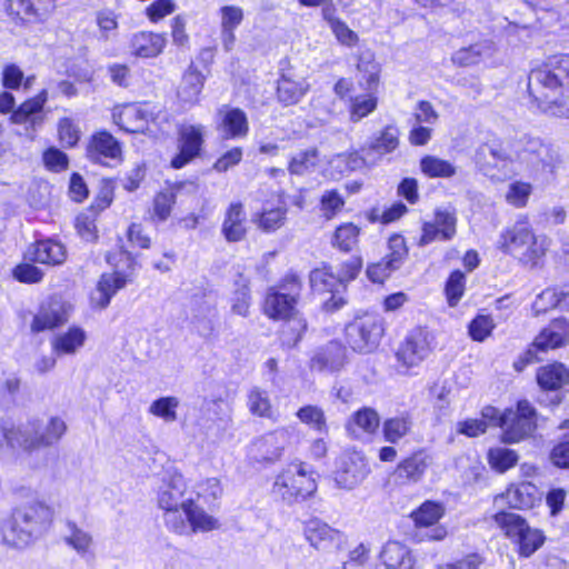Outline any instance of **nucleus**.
<instances>
[{"label":"nucleus","instance_id":"obj_1","mask_svg":"<svg viewBox=\"0 0 569 569\" xmlns=\"http://www.w3.org/2000/svg\"><path fill=\"white\" fill-rule=\"evenodd\" d=\"M528 91L539 109L569 118V54L549 57L528 76Z\"/></svg>","mask_w":569,"mask_h":569},{"label":"nucleus","instance_id":"obj_2","mask_svg":"<svg viewBox=\"0 0 569 569\" xmlns=\"http://www.w3.org/2000/svg\"><path fill=\"white\" fill-rule=\"evenodd\" d=\"M52 519V509L43 502L18 507L0 522V543L10 549H24L48 532Z\"/></svg>","mask_w":569,"mask_h":569},{"label":"nucleus","instance_id":"obj_3","mask_svg":"<svg viewBox=\"0 0 569 569\" xmlns=\"http://www.w3.org/2000/svg\"><path fill=\"white\" fill-rule=\"evenodd\" d=\"M66 431V422L59 417H52L46 423L38 419H31L18 426L3 425L1 427L2 439L7 447L27 453L56 445Z\"/></svg>","mask_w":569,"mask_h":569},{"label":"nucleus","instance_id":"obj_4","mask_svg":"<svg viewBox=\"0 0 569 569\" xmlns=\"http://www.w3.org/2000/svg\"><path fill=\"white\" fill-rule=\"evenodd\" d=\"M499 248L530 268L537 267L546 253L545 239L539 240L523 221L516 222L500 234Z\"/></svg>","mask_w":569,"mask_h":569},{"label":"nucleus","instance_id":"obj_5","mask_svg":"<svg viewBox=\"0 0 569 569\" xmlns=\"http://www.w3.org/2000/svg\"><path fill=\"white\" fill-rule=\"evenodd\" d=\"M317 490L313 472L302 462L288 465L277 477L272 486L274 497L287 505L302 501Z\"/></svg>","mask_w":569,"mask_h":569},{"label":"nucleus","instance_id":"obj_6","mask_svg":"<svg viewBox=\"0 0 569 569\" xmlns=\"http://www.w3.org/2000/svg\"><path fill=\"white\" fill-rule=\"evenodd\" d=\"M302 281L296 273L286 274L280 283L268 289L263 310L264 313L273 320L290 318L296 311V306L300 299Z\"/></svg>","mask_w":569,"mask_h":569},{"label":"nucleus","instance_id":"obj_7","mask_svg":"<svg viewBox=\"0 0 569 569\" xmlns=\"http://www.w3.org/2000/svg\"><path fill=\"white\" fill-rule=\"evenodd\" d=\"M501 439L506 443L519 442L532 435L537 427L536 409L527 400H520L517 408L506 410L500 419Z\"/></svg>","mask_w":569,"mask_h":569},{"label":"nucleus","instance_id":"obj_8","mask_svg":"<svg viewBox=\"0 0 569 569\" xmlns=\"http://www.w3.org/2000/svg\"><path fill=\"white\" fill-rule=\"evenodd\" d=\"M383 335L382 320L376 315L356 318L345 328L346 341L349 347L360 353L373 351Z\"/></svg>","mask_w":569,"mask_h":569},{"label":"nucleus","instance_id":"obj_9","mask_svg":"<svg viewBox=\"0 0 569 569\" xmlns=\"http://www.w3.org/2000/svg\"><path fill=\"white\" fill-rule=\"evenodd\" d=\"M517 157L519 161L532 169L550 172L563 162V156L559 148L545 143L538 138H528L518 150Z\"/></svg>","mask_w":569,"mask_h":569},{"label":"nucleus","instance_id":"obj_10","mask_svg":"<svg viewBox=\"0 0 569 569\" xmlns=\"http://www.w3.org/2000/svg\"><path fill=\"white\" fill-rule=\"evenodd\" d=\"M86 157L94 164L117 167L123 160L121 142L109 131L99 130L89 138Z\"/></svg>","mask_w":569,"mask_h":569},{"label":"nucleus","instance_id":"obj_11","mask_svg":"<svg viewBox=\"0 0 569 569\" xmlns=\"http://www.w3.org/2000/svg\"><path fill=\"white\" fill-rule=\"evenodd\" d=\"M432 336L426 328H415L399 345L396 358L399 366L410 369L419 366L431 350Z\"/></svg>","mask_w":569,"mask_h":569},{"label":"nucleus","instance_id":"obj_12","mask_svg":"<svg viewBox=\"0 0 569 569\" xmlns=\"http://www.w3.org/2000/svg\"><path fill=\"white\" fill-rule=\"evenodd\" d=\"M369 472L370 468L363 456L351 452L339 458L333 479L339 488L351 490L359 486Z\"/></svg>","mask_w":569,"mask_h":569},{"label":"nucleus","instance_id":"obj_13","mask_svg":"<svg viewBox=\"0 0 569 569\" xmlns=\"http://www.w3.org/2000/svg\"><path fill=\"white\" fill-rule=\"evenodd\" d=\"M310 284L317 292L331 293L330 298L325 301L327 311H336L346 303L345 299L338 296L340 289L345 290L346 287L339 274L335 273L330 266L312 270L310 272Z\"/></svg>","mask_w":569,"mask_h":569},{"label":"nucleus","instance_id":"obj_14","mask_svg":"<svg viewBox=\"0 0 569 569\" xmlns=\"http://www.w3.org/2000/svg\"><path fill=\"white\" fill-rule=\"evenodd\" d=\"M70 311V303L60 297H50L40 306L38 313L33 317L31 330L33 332H41L62 326L68 321Z\"/></svg>","mask_w":569,"mask_h":569},{"label":"nucleus","instance_id":"obj_15","mask_svg":"<svg viewBox=\"0 0 569 569\" xmlns=\"http://www.w3.org/2000/svg\"><path fill=\"white\" fill-rule=\"evenodd\" d=\"M203 143L202 126H182L179 129L178 148L179 152L172 158L171 167L181 169L192 159L199 156Z\"/></svg>","mask_w":569,"mask_h":569},{"label":"nucleus","instance_id":"obj_16","mask_svg":"<svg viewBox=\"0 0 569 569\" xmlns=\"http://www.w3.org/2000/svg\"><path fill=\"white\" fill-rule=\"evenodd\" d=\"M187 490V483L183 476L176 470H167L162 478V485L158 491V505L162 510H170L181 507L187 499H183Z\"/></svg>","mask_w":569,"mask_h":569},{"label":"nucleus","instance_id":"obj_17","mask_svg":"<svg viewBox=\"0 0 569 569\" xmlns=\"http://www.w3.org/2000/svg\"><path fill=\"white\" fill-rule=\"evenodd\" d=\"M218 130L223 139H242L249 133V121L246 112L236 107L222 106L218 110Z\"/></svg>","mask_w":569,"mask_h":569},{"label":"nucleus","instance_id":"obj_18","mask_svg":"<svg viewBox=\"0 0 569 569\" xmlns=\"http://www.w3.org/2000/svg\"><path fill=\"white\" fill-rule=\"evenodd\" d=\"M537 381L542 390L557 392L551 402L558 405L561 401L559 392L569 390V370L558 362L541 367L537 372Z\"/></svg>","mask_w":569,"mask_h":569},{"label":"nucleus","instance_id":"obj_19","mask_svg":"<svg viewBox=\"0 0 569 569\" xmlns=\"http://www.w3.org/2000/svg\"><path fill=\"white\" fill-rule=\"evenodd\" d=\"M306 539L317 549L327 550L332 547L340 548L343 542V535L322 522L319 519H311L305 526Z\"/></svg>","mask_w":569,"mask_h":569},{"label":"nucleus","instance_id":"obj_20","mask_svg":"<svg viewBox=\"0 0 569 569\" xmlns=\"http://www.w3.org/2000/svg\"><path fill=\"white\" fill-rule=\"evenodd\" d=\"M48 100L47 90H42L37 97L24 101L17 110L12 112L11 119L14 123L26 124V129L33 131L43 123L42 109Z\"/></svg>","mask_w":569,"mask_h":569},{"label":"nucleus","instance_id":"obj_21","mask_svg":"<svg viewBox=\"0 0 569 569\" xmlns=\"http://www.w3.org/2000/svg\"><path fill=\"white\" fill-rule=\"evenodd\" d=\"M290 436L291 432L287 428L277 429L262 436L254 443L260 453V459L267 462H274L280 459L284 448L289 445Z\"/></svg>","mask_w":569,"mask_h":569},{"label":"nucleus","instance_id":"obj_22","mask_svg":"<svg viewBox=\"0 0 569 569\" xmlns=\"http://www.w3.org/2000/svg\"><path fill=\"white\" fill-rule=\"evenodd\" d=\"M569 342V322L559 318L553 320L536 337L532 347L540 351L556 349Z\"/></svg>","mask_w":569,"mask_h":569},{"label":"nucleus","instance_id":"obj_23","mask_svg":"<svg viewBox=\"0 0 569 569\" xmlns=\"http://www.w3.org/2000/svg\"><path fill=\"white\" fill-rule=\"evenodd\" d=\"M345 358V347L337 341H330L311 358L310 369L316 371H337L343 366Z\"/></svg>","mask_w":569,"mask_h":569},{"label":"nucleus","instance_id":"obj_24","mask_svg":"<svg viewBox=\"0 0 569 569\" xmlns=\"http://www.w3.org/2000/svg\"><path fill=\"white\" fill-rule=\"evenodd\" d=\"M246 221L243 204L232 202L226 211L221 227V233L228 242H238L244 238L247 233Z\"/></svg>","mask_w":569,"mask_h":569},{"label":"nucleus","instance_id":"obj_25","mask_svg":"<svg viewBox=\"0 0 569 569\" xmlns=\"http://www.w3.org/2000/svg\"><path fill=\"white\" fill-rule=\"evenodd\" d=\"M166 42L162 34L141 31L132 36L130 48L137 57L154 58L163 51Z\"/></svg>","mask_w":569,"mask_h":569},{"label":"nucleus","instance_id":"obj_26","mask_svg":"<svg viewBox=\"0 0 569 569\" xmlns=\"http://www.w3.org/2000/svg\"><path fill=\"white\" fill-rule=\"evenodd\" d=\"M193 312V322L198 333L206 339L212 338L216 333L218 321L216 303L210 300L202 299L197 302Z\"/></svg>","mask_w":569,"mask_h":569},{"label":"nucleus","instance_id":"obj_27","mask_svg":"<svg viewBox=\"0 0 569 569\" xmlns=\"http://www.w3.org/2000/svg\"><path fill=\"white\" fill-rule=\"evenodd\" d=\"M86 339V331L80 327L73 326L66 332L56 335L51 340V348L58 357L74 355L83 347Z\"/></svg>","mask_w":569,"mask_h":569},{"label":"nucleus","instance_id":"obj_28","mask_svg":"<svg viewBox=\"0 0 569 569\" xmlns=\"http://www.w3.org/2000/svg\"><path fill=\"white\" fill-rule=\"evenodd\" d=\"M148 113L137 104H127L112 112L113 122L127 132L142 131Z\"/></svg>","mask_w":569,"mask_h":569},{"label":"nucleus","instance_id":"obj_29","mask_svg":"<svg viewBox=\"0 0 569 569\" xmlns=\"http://www.w3.org/2000/svg\"><path fill=\"white\" fill-rule=\"evenodd\" d=\"M204 80L206 77L191 63L183 73L178 87V98L184 103H197L199 101V96L202 91Z\"/></svg>","mask_w":569,"mask_h":569},{"label":"nucleus","instance_id":"obj_30","mask_svg":"<svg viewBox=\"0 0 569 569\" xmlns=\"http://www.w3.org/2000/svg\"><path fill=\"white\" fill-rule=\"evenodd\" d=\"M30 259L46 264H60L66 260L67 252L62 243L52 239L37 241L29 251Z\"/></svg>","mask_w":569,"mask_h":569},{"label":"nucleus","instance_id":"obj_31","mask_svg":"<svg viewBox=\"0 0 569 569\" xmlns=\"http://www.w3.org/2000/svg\"><path fill=\"white\" fill-rule=\"evenodd\" d=\"M221 41L226 51H231L234 42V30L243 20V10L237 6H223L220 9Z\"/></svg>","mask_w":569,"mask_h":569},{"label":"nucleus","instance_id":"obj_32","mask_svg":"<svg viewBox=\"0 0 569 569\" xmlns=\"http://www.w3.org/2000/svg\"><path fill=\"white\" fill-rule=\"evenodd\" d=\"M428 466L429 457L423 451H417L397 466L395 475L403 482H417L422 478Z\"/></svg>","mask_w":569,"mask_h":569},{"label":"nucleus","instance_id":"obj_33","mask_svg":"<svg viewBox=\"0 0 569 569\" xmlns=\"http://www.w3.org/2000/svg\"><path fill=\"white\" fill-rule=\"evenodd\" d=\"M309 87L305 78L296 80L288 74H282L278 80L277 98L284 106H293L308 92Z\"/></svg>","mask_w":569,"mask_h":569},{"label":"nucleus","instance_id":"obj_34","mask_svg":"<svg viewBox=\"0 0 569 569\" xmlns=\"http://www.w3.org/2000/svg\"><path fill=\"white\" fill-rule=\"evenodd\" d=\"M509 159L510 156L499 143H483L477 149L475 156L477 166L486 174L490 169L505 167Z\"/></svg>","mask_w":569,"mask_h":569},{"label":"nucleus","instance_id":"obj_35","mask_svg":"<svg viewBox=\"0 0 569 569\" xmlns=\"http://www.w3.org/2000/svg\"><path fill=\"white\" fill-rule=\"evenodd\" d=\"M380 558L388 569H412L415 565L408 548L398 541H388L380 552Z\"/></svg>","mask_w":569,"mask_h":569},{"label":"nucleus","instance_id":"obj_36","mask_svg":"<svg viewBox=\"0 0 569 569\" xmlns=\"http://www.w3.org/2000/svg\"><path fill=\"white\" fill-rule=\"evenodd\" d=\"M129 274L114 270L112 273H103L98 282L97 303L100 308H106L110 303L111 298L118 290L122 289L128 282Z\"/></svg>","mask_w":569,"mask_h":569},{"label":"nucleus","instance_id":"obj_37","mask_svg":"<svg viewBox=\"0 0 569 569\" xmlns=\"http://www.w3.org/2000/svg\"><path fill=\"white\" fill-rule=\"evenodd\" d=\"M380 426V417L378 412L369 407L357 410L347 423V430L355 437H359L360 432L372 435Z\"/></svg>","mask_w":569,"mask_h":569},{"label":"nucleus","instance_id":"obj_38","mask_svg":"<svg viewBox=\"0 0 569 569\" xmlns=\"http://www.w3.org/2000/svg\"><path fill=\"white\" fill-rule=\"evenodd\" d=\"M493 51V42L485 40L456 51L452 56V62L460 67H470L477 64L483 57L492 56Z\"/></svg>","mask_w":569,"mask_h":569},{"label":"nucleus","instance_id":"obj_39","mask_svg":"<svg viewBox=\"0 0 569 569\" xmlns=\"http://www.w3.org/2000/svg\"><path fill=\"white\" fill-rule=\"evenodd\" d=\"M183 509L187 521L189 522V529L192 532H206L218 529V520L208 515L202 508L194 505L192 499H187L186 503L183 505Z\"/></svg>","mask_w":569,"mask_h":569},{"label":"nucleus","instance_id":"obj_40","mask_svg":"<svg viewBox=\"0 0 569 569\" xmlns=\"http://www.w3.org/2000/svg\"><path fill=\"white\" fill-rule=\"evenodd\" d=\"M66 528L67 531L63 537L64 542L83 558L91 553L93 545L92 536L78 527L73 521H67Z\"/></svg>","mask_w":569,"mask_h":569},{"label":"nucleus","instance_id":"obj_41","mask_svg":"<svg viewBox=\"0 0 569 569\" xmlns=\"http://www.w3.org/2000/svg\"><path fill=\"white\" fill-rule=\"evenodd\" d=\"M360 228L348 222L336 228L331 237V246L345 253L351 252L359 242Z\"/></svg>","mask_w":569,"mask_h":569},{"label":"nucleus","instance_id":"obj_42","mask_svg":"<svg viewBox=\"0 0 569 569\" xmlns=\"http://www.w3.org/2000/svg\"><path fill=\"white\" fill-rule=\"evenodd\" d=\"M420 170L428 178H451L457 172L451 162L430 154L420 159Z\"/></svg>","mask_w":569,"mask_h":569},{"label":"nucleus","instance_id":"obj_43","mask_svg":"<svg viewBox=\"0 0 569 569\" xmlns=\"http://www.w3.org/2000/svg\"><path fill=\"white\" fill-rule=\"evenodd\" d=\"M493 520L512 542L528 526L526 519L520 515L507 511L497 512L493 516Z\"/></svg>","mask_w":569,"mask_h":569},{"label":"nucleus","instance_id":"obj_44","mask_svg":"<svg viewBox=\"0 0 569 569\" xmlns=\"http://www.w3.org/2000/svg\"><path fill=\"white\" fill-rule=\"evenodd\" d=\"M319 151L317 148H309L298 151L291 157L289 172L296 176H303L315 170L319 163Z\"/></svg>","mask_w":569,"mask_h":569},{"label":"nucleus","instance_id":"obj_45","mask_svg":"<svg viewBox=\"0 0 569 569\" xmlns=\"http://www.w3.org/2000/svg\"><path fill=\"white\" fill-rule=\"evenodd\" d=\"M546 537L539 529L531 528L529 525L518 537L513 543L518 547L521 557L532 556L545 542Z\"/></svg>","mask_w":569,"mask_h":569},{"label":"nucleus","instance_id":"obj_46","mask_svg":"<svg viewBox=\"0 0 569 569\" xmlns=\"http://www.w3.org/2000/svg\"><path fill=\"white\" fill-rule=\"evenodd\" d=\"M536 488L530 483H521L508 488L506 492L507 503L513 509H528L535 503Z\"/></svg>","mask_w":569,"mask_h":569},{"label":"nucleus","instance_id":"obj_47","mask_svg":"<svg viewBox=\"0 0 569 569\" xmlns=\"http://www.w3.org/2000/svg\"><path fill=\"white\" fill-rule=\"evenodd\" d=\"M284 320L286 323L281 332V343L287 348H293L301 340L307 329V321L300 317L298 312Z\"/></svg>","mask_w":569,"mask_h":569},{"label":"nucleus","instance_id":"obj_48","mask_svg":"<svg viewBox=\"0 0 569 569\" xmlns=\"http://www.w3.org/2000/svg\"><path fill=\"white\" fill-rule=\"evenodd\" d=\"M408 258L406 240L401 234H392L388 240V252L382 258L393 271L399 270Z\"/></svg>","mask_w":569,"mask_h":569},{"label":"nucleus","instance_id":"obj_49","mask_svg":"<svg viewBox=\"0 0 569 569\" xmlns=\"http://www.w3.org/2000/svg\"><path fill=\"white\" fill-rule=\"evenodd\" d=\"M399 146V130L396 126H387L380 134L375 138L369 150L377 154H387L395 151Z\"/></svg>","mask_w":569,"mask_h":569},{"label":"nucleus","instance_id":"obj_50","mask_svg":"<svg viewBox=\"0 0 569 569\" xmlns=\"http://www.w3.org/2000/svg\"><path fill=\"white\" fill-rule=\"evenodd\" d=\"M442 505L433 501L423 502L416 511L412 518L417 527H431L443 516Z\"/></svg>","mask_w":569,"mask_h":569},{"label":"nucleus","instance_id":"obj_51","mask_svg":"<svg viewBox=\"0 0 569 569\" xmlns=\"http://www.w3.org/2000/svg\"><path fill=\"white\" fill-rule=\"evenodd\" d=\"M488 462L493 470L505 472L517 465L518 455L512 449L503 447L491 448L488 451Z\"/></svg>","mask_w":569,"mask_h":569},{"label":"nucleus","instance_id":"obj_52","mask_svg":"<svg viewBox=\"0 0 569 569\" xmlns=\"http://www.w3.org/2000/svg\"><path fill=\"white\" fill-rule=\"evenodd\" d=\"M248 400L247 405L249 408V411L259 417L270 418L272 410H271V402L269 395L266 390H262L259 387H252L248 392Z\"/></svg>","mask_w":569,"mask_h":569},{"label":"nucleus","instance_id":"obj_53","mask_svg":"<svg viewBox=\"0 0 569 569\" xmlns=\"http://www.w3.org/2000/svg\"><path fill=\"white\" fill-rule=\"evenodd\" d=\"M296 416L302 423L319 432H326L328 429L325 412L318 406H303L297 411Z\"/></svg>","mask_w":569,"mask_h":569},{"label":"nucleus","instance_id":"obj_54","mask_svg":"<svg viewBox=\"0 0 569 569\" xmlns=\"http://www.w3.org/2000/svg\"><path fill=\"white\" fill-rule=\"evenodd\" d=\"M411 429V421L406 417L387 419L382 426L385 440L391 443L398 442Z\"/></svg>","mask_w":569,"mask_h":569},{"label":"nucleus","instance_id":"obj_55","mask_svg":"<svg viewBox=\"0 0 569 569\" xmlns=\"http://www.w3.org/2000/svg\"><path fill=\"white\" fill-rule=\"evenodd\" d=\"M178 406V398L161 397L151 403L149 411L150 413L163 419L167 422H172L177 420L176 409Z\"/></svg>","mask_w":569,"mask_h":569},{"label":"nucleus","instance_id":"obj_56","mask_svg":"<svg viewBox=\"0 0 569 569\" xmlns=\"http://www.w3.org/2000/svg\"><path fill=\"white\" fill-rule=\"evenodd\" d=\"M176 192L172 189L160 191L153 199L154 216L160 221H166L176 203Z\"/></svg>","mask_w":569,"mask_h":569},{"label":"nucleus","instance_id":"obj_57","mask_svg":"<svg viewBox=\"0 0 569 569\" xmlns=\"http://www.w3.org/2000/svg\"><path fill=\"white\" fill-rule=\"evenodd\" d=\"M238 288L234 290L233 296L231 298V311L234 315L241 317L249 316L250 308V289L247 281H242L237 284Z\"/></svg>","mask_w":569,"mask_h":569},{"label":"nucleus","instance_id":"obj_58","mask_svg":"<svg viewBox=\"0 0 569 569\" xmlns=\"http://www.w3.org/2000/svg\"><path fill=\"white\" fill-rule=\"evenodd\" d=\"M433 223L440 229L442 241H449L455 237L457 218L453 212L442 209L436 210Z\"/></svg>","mask_w":569,"mask_h":569},{"label":"nucleus","instance_id":"obj_59","mask_svg":"<svg viewBox=\"0 0 569 569\" xmlns=\"http://www.w3.org/2000/svg\"><path fill=\"white\" fill-rule=\"evenodd\" d=\"M465 291V273L460 270H455L450 273L446 282V293L448 302L451 307L456 306L461 299Z\"/></svg>","mask_w":569,"mask_h":569},{"label":"nucleus","instance_id":"obj_60","mask_svg":"<svg viewBox=\"0 0 569 569\" xmlns=\"http://www.w3.org/2000/svg\"><path fill=\"white\" fill-rule=\"evenodd\" d=\"M531 191L532 187L530 183L515 181L510 183L506 199L510 204L521 208L526 206Z\"/></svg>","mask_w":569,"mask_h":569},{"label":"nucleus","instance_id":"obj_61","mask_svg":"<svg viewBox=\"0 0 569 569\" xmlns=\"http://www.w3.org/2000/svg\"><path fill=\"white\" fill-rule=\"evenodd\" d=\"M286 209L273 208L264 210L259 218L258 224L266 232H272L280 228L286 220Z\"/></svg>","mask_w":569,"mask_h":569},{"label":"nucleus","instance_id":"obj_62","mask_svg":"<svg viewBox=\"0 0 569 569\" xmlns=\"http://www.w3.org/2000/svg\"><path fill=\"white\" fill-rule=\"evenodd\" d=\"M561 298V290L547 288L533 301L532 309L536 313L546 312L548 309L558 308Z\"/></svg>","mask_w":569,"mask_h":569},{"label":"nucleus","instance_id":"obj_63","mask_svg":"<svg viewBox=\"0 0 569 569\" xmlns=\"http://www.w3.org/2000/svg\"><path fill=\"white\" fill-rule=\"evenodd\" d=\"M495 328L489 316L479 315L469 325V335L476 341H483Z\"/></svg>","mask_w":569,"mask_h":569},{"label":"nucleus","instance_id":"obj_64","mask_svg":"<svg viewBox=\"0 0 569 569\" xmlns=\"http://www.w3.org/2000/svg\"><path fill=\"white\" fill-rule=\"evenodd\" d=\"M377 108V98L372 96H361L353 99L351 104L350 118L352 121H359L367 117Z\"/></svg>","mask_w":569,"mask_h":569}]
</instances>
